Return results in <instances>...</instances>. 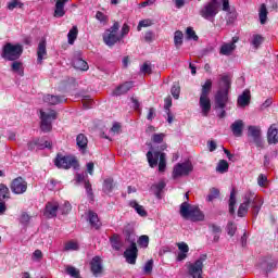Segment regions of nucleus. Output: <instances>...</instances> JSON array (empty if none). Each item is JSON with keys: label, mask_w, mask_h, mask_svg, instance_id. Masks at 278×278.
I'll return each mask as SVG.
<instances>
[{"label": "nucleus", "mask_w": 278, "mask_h": 278, "mask_svg": "<svg viewBox=\"0 0 278 278\" xmlns=\"http://www.w3.org/2000/svg\"><path fill=\"white\" fill-rule=\"evenodd\" d=\"M231 12V5L229 0H208L203 8L199 11V14L205 21H214L218 12Z\"/></svg>", "instance_id": "obj_1"}, {"label": "nucleus", "mask_w": 278, "mask_h": 278, "mask_svg": "<svg viewBox=\"0 0 278 278\" xmlns=\"http://www.w3.org/2000/svg\"><path fill=\"white\" fill-rule=\"evenodd\" d=\"M23 55V45L8 42L2 47L1 58L8 62L20 60Z\"/></svg>", "instance_id": "obj_2"}, {"label": "nucleus", "mask_w": 278, "mask_h": 278, "mask_svg": "<svg viewBox=\"0 0 278 278\" xmlns=\"http://www.w3.org/2000/svg\"><path fill=\"white\" fill-rule=\"evenodd\" d=\"M54 166H56V168H62L63 170H68L71 168L77 170L79 169V161L74 155L58 153L54 159Z\"/></svg>", "instance_id": "obj_3"}, {"label": "nucleus", "mask_w": 278, "mask_h": 278, "mask_svg": "<svg viewBox=\"0 0 278 278\" xmlns=\"http://www.w3.org/2000/svg\"><path fill=\"white\" fill-rule=\"evenodd\" d=\"M180 215L182 218H190L193 222L205 219V215L201 212V208L199 206H192L188 202L181 203Z\"/></svg>", "instance_id": "obj_4"}, {"label": "nucleus", "mask_w": 278, "mask_h": 278, "mask_svg": "<svg viewBox=\"0 0 278 278\" xmlns=\"http://www.w3.org/2000/svg\"><path fill=\"white\" fill-rule=\"evenodd\" d=\"M243 204L248 205V207L251 205L252 214L256 218L260 214V210H262V206L264 205V200L257 197L254 192L249 191L244 194Z\"/></svg>", "instance_id": "obj_5"}, {"label": "nucleus", "mask_w": 278, "mask_h": 278, "mask_svg": "<svg viewBox=\"0 0 278 278\" xmlns=\"http://www.w3.org/2000/svg\"><path fill=\"white\" fill-rule=\"evenodd\" d=\"M40 129L43 134H49L53 129V121H58V112L51 110L49 113L40 110Z\"/></svg>", "instance_id": "obj_6"}, {"label": "nucleus", "mask_w": 278, "mask_h": 278, "mask_svg": "<svg viewBox=\"0 0 278 278\" xmlns=\"http://www.w3.org/2000/svg\"><path fill=\"white\" fill-rule=\"evenodd\" d=\"M207 261V254H202L194 262L188 265V274L192 278H203V263Z\"/></svg>", "instance_id": "obj_7"}, {"label": "nucleus", "mask_w": 278, "mask_h": 278, "mask_svg": "<svg viewBox=\"0 0 278 278\" xmlns=\"http://www.w3.org/2000/svg\"><path fill=\"white\" fill-rule=\"evenodd\" d=\"M192 170H194V165H192V162L187 161L184 163H177L174 166L172 177L173 179H179V177H188Z\"/></svg>", "instance_id": "obj_8"}, {"label": "nucleus", "mask_w": 278, "mask_h": 278, "mask_svg": "<svg viewBox=\"0 0 278 278\" xmlns=\"http://www.w3.org/2000/svg\"><path fill=\"white\" fill-rule=\"evenodd\" d=\"M248 136L252 138V142L258 149H264V139H262V129L260 126H249L248 127Z\"/></svg>", "instance_id": "obj_9"}, {"label": "nucleus", "mask_w": 278, "mask_h": 278, "mask_svg": "<svg viewBox=\"0 0 278 278\" xmlns=\"http://www.w3.org/2000/svg\"><path fill=\"white\" fill-rule=\"evenodd\" d=\"M10 189L13 194H25V192H27V181L21 176L14 178L11 181Z\"/></svg>", "instance_id": "obj_10"}, {"label": "nucleus", "mask_w": 278, "mask_h": 278, "mask_svg": "<svg viewBox=\"0 0 278 278\" xmlns=\"http://www.w3.org/2000/svg\"><path fill=\"white\" fill-rule=\"evenodd\" d=\"M124 257L127 264L136 265V261L138 260V245L135 241H131L130 247L124 251Z\"/></svg>", "instance_id": "obj_11"}, {"label": "nucleus", "mask_w": 278, "mask_h": 278, "mask_svg": "<svg viewBox=\"0 0 278 278\" xmlns=\"http://www.w3.org/2000/svg\"><path fill=\"white\" fill-rule=\"evenodd\" d=\"M229 103V92L217 90L215 94V110H225Z\"/></svg>", "instance_id": "obj_12"}, {"label": "nucleus", "mask_w": 278, "mask_h": 278, "mask_svg": "<svg viewBox=\"0 0 278 278\" xmlns=\"http://www.w3.org/2000/svg\"><path fill=\"white\" fill-rule=\"evenodd\" d=\"M90 270L93 277H99L103 274V264L101 263V256H94L90 262Z\"/></svg>", "instance_id": "obj_13"}, {"label": "nucleus", "mask_w": 278, "mask_h": 278, "mask_svg": "<svg viewBox=\"0 0 278 278\" xmlns=\"http://www.w3.org/2000/svg\"><path fill=\"white\" fill-rule=\"evenodd\" d=\"M230 131L235 138H242V134L244 131V122L242 119H236L230 125Z\"/></svg>", "instance_id": "obj_14"}, {"label": "nucleus", "mask_w": 278, "mask_h": 278, "mask_svg": "<svg viewBox=\"0 0 278 278\" xmlns=\"http://www.w3.org/2000/svg\"><path fill=\"white\" fill-rule=\"evenodd\" d=\"M200 108L203 116H208L212 111V100L210 96H200Z\"/></svg>", "instance_id": "obj_15"}, {"label": "nucleus", "mask_w": 278, "mask_h": 278, "mask_svg": "<svg viewBox=\"0 0 278 278\" xmlns=\"http://www.w3.org/2000/svg\"><path fill=\"white\" fill-rule=\"evenodd\" d=\"M162 156V152L160 151H148L147 153V160L150 168H155L157 166V163L160 162Z\"/></svg>", "instance_id": "obj_16"}, {"label": "nucleus", "mask_w": 278, "mask_h": 278, "mask_svg": "<svg viewBox=\"0 0 278 278\" xmlns=\"http://www.w3.org/2000/svg\"><path fill=\"white\" fill-rule=\"evenodd\" d=\"M121 36L114 34V33H109L108 30L103 35V42L108 47H114L116 42H121Z\"/></svg>", "instance_id": "obj_17"}, {"label": "nucleus", "mask_w": 278, "mask_h": 278, "mask_svg": "<svg viewBox=\"0 0 278 278\" xmlns=\"http://www.w3.org/2000/svg\"><path fill=\"white\" fill-rule=\"evenodd\" d=\"M131 88H134V81H126V83L117 86L115 88V90L113 91V94H115V97H121L123 94H127V92H129V90H131Z\"/></svg>", "instance_id": "obj_18"}, {"label": "nucleus", "mask_w": 278, "mask_h": 278, "mask_svg": "<svg viewBox=\"0 0 278 278\" xmlns=\"http://www.w3.org/2000/svg\"><path fill=\"white\" fill-rule=\"evenodd\" d=\"M58 210H60V205L58 203L48 202L43 214L47 218H55V216H58Z\"/></svg>", "instance_id": "obj_19"}, {"label": "nucleus", "mask_w": 278, "mask_h": 278, "mask_svg": "<svg viewBox=\"0 0 278 278\" xmlns=\"http://www.w3.org/2000/svg\"><path fill=\"white\" fill-rule=\"evenodd\" d=\"M251 103V90L245 89L237 99L239 108H247Z\"/></svg>", "instance_id": "obj_20"}, {"label": "nucleus", "mask_w": 278, "mask_h": 278, "mask_svg": "<svg viewBox=\"0 0 278 278\" xmlns=\"http://www.w3.org/2000/svg\"><path fill=\"white\" fill-rule=\"evenodd\" d=\"M43 101L49 105H59V103H64L66 98L64 96L46 94L43 96Z\"/></svg>", "instance_id": "obj_21"}, {"label": "nucleus", "mask_w": 278, "mask_h": 278, "mask_svg": "<svg viewBox=\"0 0 278 278\" xmlns=\"http://www.w3.org/2000/svg\"><path fill=\"white\" fill-rule=\"evenodd\" d=\"M178 250L180 251L177 255V262H184L186 257H188V252L190 251V247L186 242L177 243Z\"/></svg>", "instance_id": "obj_22"}, {"label": "nucleus", "mask_w": 278, "mask_h": 278, "mask_svg": "<svg viewBox=\"0 0 278 278\" xmlns=\"http://www.w3.org/2000/svg\"><path fill=\"white\" fill-rule=\"evenodd\" d=\"M267 142L268 144H277L278 143V129L275 125H271L267 131Z\"/></svg>", "instance_id": "obj_23"}, {"label": "nucleus", "mask_w": 278, "mask_h": 278, "mask_svg": "<svg viewBox=\"0 0 278 278\" xmlns=\"http://www.w3.org/2000/svg\"><path fill=\"white\" fill-rule=\"evenodd\" d=\"M45 55H47V41L41 40L37 48V62L41 64Z\"/></svg>", "instance_id": "obj_24"}, {"label": "nucleus", "mask_w": 278, "mask_h": 278, "mask_svg": "<svg viewBox=\"0 0 278 278\" xmlns=\"http://www.w3.org/2000/svg\"><path fill=\"white\" fill-rule=\"evenodd\" d=\"M218 90L223 92H229V90H231V77H229V75L222 76Z\"/></svg>", "instance_id": "obj_25"}, {"label": "nucleus", "mask_w": 278, "mask_h": 278, "mask_svg": "<svg viewBox=\"0 0 278 278\" xmlns=\"http://www.w3.org/2000/svg\"><path fill=\"white\" fill-rule=\"evenodd\" d=\"M166 188V182L164 180L160 181L159 184H154L151 186V191L156 197V199H162V192Z\"/></svg>", "instance_id": "obj_26"}, {"label": "nucleus", "mask_w": 278, "mask_h": 278, "mask_svg": "<svg viewBox=\"0 0 278 278\" xmlns=\"http://www.w3.org/2000/svg\"><path fill=\"white\" fill-rule=\"evenodd\" d=\"M88 218L91 227H94V229H101V220H99V215L96 212L89 211Z\"/></svg>", "instance_id": "obj_27"}, {"label": "nucleus", "mask_w": 278, "mask_h": 278, "mask_svg": "<svg viewBox=\"0 0 278 278\" xmlns=\"http://www.w3.org/2000/svg\"><path fill=\"white\" fill-rule=\"evenodd\" d=\"M236 188H232L231 191H230V198H229V201H228V210H229V214L231 216H233V214H236Z\"/></svg>", "instance_id": "obj_28"}, {"label": "nucleus", "mask_w": 278, "mask_h": 278, "mask_svg": "<svg viewBox=\"0 0 278 278\" xmlns=\"http://www.w3.org/2000/svg\"><path fill=\"white\" fill-rule=\"evenodd\" d=\"M73 66L76 68V71H88L90 66H88V62L84 61L81 58H76L73 60Z\"/></svg>", "instance_id": "obj_29"}, {"label": "nucleus", "mask_w": 278, "mask_h": 278, "mask_svg": "<svg viewBox=\"0 0 278 278\" xmlns=\"http://www.w3.org/2000/svg\"><path fill=\"white\" fill-rule=\"evenodd\" d=\"M258 18L261 25H266V21H268V9H266V4H261L260 11H258Z\"/></svg>", "instance_id": "obj_30"}, {"label": "nucleus", "mask_w": 278, "mask_h": 278, "mask_svg": "<svg viewBox=\"0 0 278 278\" xmlns=\"http://www.w3.org/2000/svg\"><path fill=\"white\" fill-rule=\"evenodd\" d=\"M79 34V29L77 28V26H73L68 34H67V41L68 45H75V40H77V36Z\"/></svg>", "instance_id": "obj_31"}, {"label": "nucleus", "mask_w": 278, "mask_h": 278, "mask_svg": "<svg viewBox=\"0 0 278 278\" xmlns=\"http://www.w3.org/2000/svg\"><path fill=\"white\" fill-rule=\"evenodd\" d=\"M64 5L62 2H58L55 3V9H54V18H62V16H64L66 14V11L64 10Z\"/></svg>", "instance_id": "obj_32"}, {"label": "nucleus", "mask_w": 278, "mask_h": 278, "mask_svg": "<svg viewBox=\"0 0 278 278\" xmlns=\"http://www.w3.org/2000/svg\"><path fill=\"white\" fill-rule=\"evenodd\" d=\"M174 45L176 49H181V45H184V33L181 30L174 33Z\"/></svg>", "instance_id": "obj_33"}, {"label": "nucleus", "mask_w": 278, "mask_h": 278, "mask_svg": "<svg viewBox=\"0 0 278 278\" xmlns=\"http://www.w3.org/2000/svg\"><path fill=\"white\" fill-rule=\"evenodd\" d=\"M233 51H236V45L225 43L220 47L219 53L222 55H229L230 53H233Z\"/></svg>", "instance_id": "obj_34"}, {"label": "nucleus", "mask_w": 278, "mask_h": 278, "mask_svg": "<svg viewBox=\"0 0 278 278\" xmlns=\"http://www.w3.org/2000/svg\"><path fill=\"white\" fill-rule=\"evenodd\" d=\"M102 190H103V192H105V194H110L114 190V179L113 178H106L103 181Z\"/></svg>", "instance_id": "obj_35"}, {"label": "nucleus", "mask_w": 278, "mask_h": 278, "mask_svg": "<svg viewBox=\"0 0 278 278\" xmlns=\"http://www.w3.org/2000/svg\"><path fill=\"white\" fill-rule=\"evenodd\" d=\"M129 205L137 212V214H139V216L146 217L148 215L147 210H144V206L138 204L136 201H131Z\"/></svg>", "instance_id": "obj_36"}, {"label": "nucleus", "mask_w": 278, "mask_h": 278, "mask_svg": "<svg viewBox=\"0 0 278 278\" xmlns=\"http://www.w3.org/2000/svg\"><path fill=\"white\" fill-rule=\"evenodd\" d=\"M210 92H212V79H206L202 85L200 97H210Z\"/></svg>", "instance_id": "obj_37"}, {"label": "nucleus", "mask_w": 278, "mask_h": 278, "mask_svg": "<svg viewBox=\"0 0 278 278\" xmlns=\"http://www.w3.org/2000/svg\"><path fill=\"white\" fill-rule=\"evenodd\" d=\"M118 235L114 233L111 238H110V243L112 249H114V251H121V240L118 239Z\"/></svg>", "instance_id": "obj_38"}, {"label": "nucleus", "mask_w": 278, "mask_h": 278, "mask_svg": "<svg viewBox=\"0 0 278 278\" xmlns=\"http://www.w3.org/2000/svg\"><path fill=\"white\" fill-rule=\"evenodd\" d=\"M76 144L79 147V149H87L88 148V138L84 136V134H80L76 138Z\"/></svg>", "instance_id": "obj_39"}, {"label": "nucleus", "mask_w": 278, "mask_h": 278, "mask_svg": "<svg viewBox=\"0 0 278 278\" xmlns=\"http://www.w3.org/2000/svg\"><path fill=\"white\" fill-rule=\"evenodd\" d=\"M218 197H220V190L213 187L210 189V193L206 198V201H208V203H212V201H214V199H218Z\"/></svg>", "instance_id": "obj_40"}, {"label": "nucleus", "mask_w": 278, "mask_h": 278, "mask_svg": "<svg viewBox=\"0 0 278 278\" xmlns=\"http://www.w3.org/2000/svg\"><path fill=\"white\" fill-rule=\"evenodd\" d=\"M165 138H166V134H164V132L153 134L151 137V141L154 144H162L164 142Z\"/></svg>", "instance_id": "obj_41"}, {"label": "nucleus", "mask_w": 278, "mask_h": 278, "mask_svg": "<svg viewBox=\"0 0 278 278\" xmlns=\"http://www.w3.org/2000/svg\"><path fill=\"white\" fill-rule=\"evenodd\" d=\"M3 199H10V188L5 184H0V201Z\"/></svg>", "instance_id": "obj_42"}, {"label": "nucleus", "mask_w": 278, "mask_h": 278, "mask_svg": "<svg viewBox=\"0 0 278 278\" xmlns=\"http://www.w3.org/2000/svg\"><path fill=\"white\" fill-rule=\"evenodd\" d=\"M226 229L228 236H230V238H233L236 236V231H238V226L233 222H228Z\"/></svg>", "instance_id": "obj_43"}, {"label": "nucleus", "mask_w": 278, "mask_h": 278, "mask_svg": "<svg viewBox=\"0 0 278 278\" xmlns=\"http://www.w3.org/2000/svg\"><path fill=\"white\" fill-rule=\"evenodd\" d=\"M217 173H227L229 170V163L226 160H220L216 167Z\"/></svg>", "instance_id": "obj_44"}, {"label": "nucleus", "mask_w": 278, "mask_h": 278, "mask_svg": "<svg viewBox=\"0 0 278 278\" xmlns=\"http://www.w3.org/2000/svg\"><path fill=\"white\" fill-rule=\"evenodd\" d=\"M23 63L21 61H13L11 64V71L13 73H18L20 75H23Z\"/></svg>", "instance_id": "obj_45"}, {"label": "nucleus", "mask_w": 278, "mask_h": 278, "mask_svg": "<svg viewBox=\"0 0 278 278\" xmlns=\"http://www.w3.org/2000/svg\"><path fill=\"white\" fill-rule=\"evenodd\" d=\"M64 251H79V243L77 241H68L64 245Z\"/></svg>", "instance_id": "obj_46"}, {"label": "nucleus", "mask_w": 278, "mask_h": 278, "mask_svg": "<svg viewBox=\"0 0 278 278\" xmlns=\"http://www.w3.org/2000/svg\"><path fill=\"white\" fill-rule=\"evenodd\" d=\"M166 170V153H161V159L159 160V173H164Z\"/></svg>", "instance_id": "obj_47"}, {"label": "nucleus", "mask_w": 278, "mask_h": 278, "mask_svg": "<svg viewBox=\"0 0 278 278\" xmlns=\"http://www.w3.org/2000/svg\"><path fill=\"white\" fill-rule=\"evenodd\" d=\"M247 214H249V206L247 204L241 203L237 211V216H239V218H244Z\"/></svg>", "instance_id": "obj_48"}, {"label": "nucleus", "mask_w": 278, "mask_h": 278, "mask_svg": "<svg viewBox=\"0 0 278 278\" xmlns=\"http://www.w3.org/2000/svg\"><path fill=\"white\" fill-rule=\"evenodd\" d=\"M186 35L188 40H199V36L197 35V31H194V28L192 27H187L186 29Z\"/></svg>", "instance_id": "obj_49"}, {"label": "nucleus", "mask_w": 278, "mask_h": 278, "mask_svg": "<svg viewBox=\"0 0 278 278\" xmlns=\"http://www.w3.org/2000/svg\"><path fill=\"white\" fill-rule=\"evenodd\" d=\"M137 244H139V247H141V249H147V247H149V236L147 235H142L139 237Z\"/></svg>", "instance_id": "obj_50"}, {"label": "nucleus", "mask_w": 278, "mask_h": 278, "mask_svg": "<svg viewBox=\"0 0 278 278\" xmlns=\"http://www.w3.org/2000/svg\"><path fill=\"white\" fill-rule=\"evenodd\" d=\"M144 275H151L153 273V260H149L143 267Z\"/></svg>", "instance_id": "obj_51"}, {"label": "nucleus", "mask_w": 278, "mask_h": 278, "mask_svg": "<svg viewBox=\"0 0 278 278\" xmlns=\"http://www.w3.org/2000/svg\"><path fill=\"white\" fill-rule=\"evenodd\" d=\"M66 273L70 275V277L79 278V271L73 266H67Z\"/></svg>", "instance_id": "obj_52"}, {"label": "nucleus", "mask_w": 278, "mask_h": 278, "mask_svg": "<svg viewBox=\"0 0 278 278\" xmlns=\"http://www.w3.org/2000/svg\"><path fill=\"white\" fill-rule=\"evenodd\" d=\"M23 2L18 1V0H13L11 2L8 3V10H14L16 8L22 9L23 8Z\"/></svg>", "instance_id": "obj_53"}, {"label": "nucleus", "mask_w": 278, "mask_h": 278, "mask_svg": "<svg viewBox=\"0 0 278 278\" xmlns=\"http://www.w3.org/2000/svg\"><path fill=\"white\" fill-rule=\"evenodd\" d=\"M257 184L261 188H266V184H268V177H266L264 174L258 175Z\"/></svg>", "instance_id": "obj_54"}, {"label": "nucleus", "mask_w": 278, "mask_h": 278, "mask_svg": "<svg viewBox=\"0 0 278 278\" xmlns=\"http://www.w3.org/2000/svg\"><path fill=\"white\" fill-rule=\"evenodd\" d=\"M85 190L90 199H94V193L92 192V185L90 184V180H85Z\"/></svg>", "instance_id": "obj_55"}, {"label": "nucleus", "mask_w": 278, "mask_h": 278, "mask_svg": "<svg viewBox=\"0 0 278 278\" xmlns=\"http://www.w3.org/2000/svg\"><path fill=\"white\" fill-rule=\"evenodd\" d=\"M262 42H264V37H262L261 35H254L253 40H252L253 47H255V49H257L260 47V45H262Z\"/></svg>", "instance_id": "obj_56"}, {"label": "nucleus", "mask_w": 278, "mask_h": 278, "mask_svg": "<svg viewBox=\"0 0 278 278\" xmlns=\"http://www.w3.org/2000/svg\"><path fill=\"white\" fill-rule=\"evenodd\" d=\"M140 71L141 73H143V75H151V73H153V70L151 68V64L147 62L143 63Z\"/></svg>", "instance_id": "obj_57"}, {"label": "nucleus", "mask_w": 278, "mask_h": 278, "mask_svg": "<svg viewBox=\"0 0 278 278\" xmlns=\"http://www.w3.org/2000/svg\"><path fill=\"white\" fill-rule=\"evenodd\" d=\"M151 25H153L151 20H143L139 22L137 29L138 31H141L142 27H151Z\"/></svg>", "instance_id": "obj_58"}, {"label": "nucleus", "mask_w": 278, "mask_h": 278, "mask_svg": "<svg viewBox=\"0 0 278 278\" xmlns=\"http://www.w3.org/2000/svg\"><path fill=\"white\" fill-rule=\"evenodd\" d=\"M170 93H172V97H174V99H179V94L181 93V88L179 86H173Z\"/></svg>", "instance_id": "obj_59"}, {"label": "nucleus", "mask_w": 278, "mask_h": 278, "mask_svg": "<svg viewBox=\"0 0 278 278\" xmlns=\"http://www.w3.org/2000/svg\"><path fill=\"white\" fill-rule=\"evenodd\" d=\"M208 229L212 231V233H223V229L216 224H210Z\"/></svg>", "instance_id": "obj_60"}, {"label": "nucleus", "mask_w": 278, "mask_h": 278, "mask_svg": "<svg viewBox=\"0 0 278 278\" xmlns=\"http://www.w3.org/2000/svg\"><path fill=\"white\" fill-rule=\"evenodd\" d=\"M30 219H31V217L29 216V214H27L26 212H23L20 217V223L22 225H25V224L29 223Z\"/></svg>", "instance_id": "obj_61"}, {"label": "nucleus", "mask_w": 278, "mask_h": 278, "mask_svg": "<svg viewBox=\"0 0 278 278\" xmlns=\"http://www.w3.org/2000/svg\"><path fill=\"white\" fill-rule=\"evenodd\" d=\"M118 29H121V24L118 22H114V24L111 26V28L108 29L106 31L116 35V34H118Z\"/></svg>", "instance_id": "obj_62"}, {"label": "nucleus", "mask_w": 278, "mask_h": 278, "mask_svg": "<svg viewBox=\"0 0 278 278\" xmlns=\"http://www.w3.org/2000/svg\"><path fill=\"white\" fill-rule=\"evenodd\" d=\"M129 34V25L123 24L119 38L123 40L124 36H127Z\"/></svg>", "instance_id": "obj_63"}, {"label": "nucleus", "mask_w": 278, "mask_h": 278, "mask_svg": "<svg viewBox=\"0 0 278 278\" xmlns=\"http://www.w3.org/2000/svg\"><path fill=\"white\" fill-rule=\"evenodd\" d=\"M71 210H73V206L70 202H65L62 206V214H70Z\"/></svg>", "instance_id": "obj_64"}]
</instances>
